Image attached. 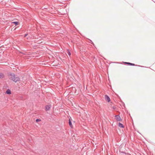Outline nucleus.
Wrapping results in <instances>:
<instances>
[{"mask_svg":"<svg viewBox=\"0 0 155 155\" xmlns=\"http://www.w3.org/2000/svg\"><path fill=\"white\" fill-rule=\"evenodd\" d=\"M118 126H119V127H121V128H124V125H123V124L120 123H118Z\"/></svg>","mask_w":155,"mask_h":155,"instance_id":"obj_5","label":"nucleus"},{"mask_svg":"<svg viewBox=\"0 0 155 155\" xmlns=\"http://www.w3.org/2000/svg\"><path fill=\"white\" fill-rule=\"evenodd\" d=\"M69 123L70 126L71 127V126H72V123L71 122V121L70 119L69 120Z\"/></svg>","mask_w":155,"mask_h":155,"instance_id":"obj_9","label":"nucleus"},{"mask_svg":"<svg viewBox=\"0 0 155 155\" xmlns=\"http://www.w3.org/2000/svg\"><path fill=\"white\" fill-rule=\"evenodd\" d=\"M12 23L15 24L16 25H17L18 24V22L17 21H15L12 22Z\"/></svg>","mask_w":155,"mask_h":155,"instance_id":"obj_10","label":"nucleus"},{"mask_svg":"<svg viewBox=\"0 0 155 155\" xmlns=\"http://www.w3.org/2000/svg\"><path fill=\"white\" fill-rule=\"evenodd\" d=\"M6 93L8 94H11V91L10 90L8 89L6 91Z\"/></svg>","mask_w":155,"mask_h":155,"instance_id":"obj_6","label":"nucleus"},{"mask_svg":"<svg viewBox=\"0 0 155 155\" xmlns=\"http://www.w3.org/2000/svg\"><path fill=\"white\" fill-rule=\"evenodd\" d=\"M115 117L117 121H120L121 120L120 117L119 115H116Z\"/></svg>","mask_w":155,"mask_h":155,"instance_id":"obj_2","label":"nucleus"},{"mask_svg":"<svg viewBox=\"0 0 155 155\" xmlns=\"http://www.w3.org/2000/svg\"><path fill=\"white\" fill-rule=\"evenodd\" d=\"M67 54L69 56H70L71 54L70 52L69 51H68Z\"/></svg>","mask_w":155,"mask_h":155,"instance_id":"obj_11","label":"nucleus"},{"mask_svg":"<svg viewBox=\"0 0 155 155\" xmlns=\"http://www.w3.org/2000/svg\"><path fill=\"white\" fill-rule=\"evenodd\" d=\"M4 77V75L3 74L0 73V78H2Z\"/></svg>","mask_w":155,"mask_h":155,"instance_id":"obj_8","label":"nucleus"},{"mask_svg":"<svg viewBox=\"0 0 155 155\" xmlns=\"http://www.w3.org/2000/svg\"><path fill=\"white\" fill-rule=\"evenodd\" d=\"M124 63L125 64H129V65H131L134 66L135 65V64H133V63H129V62H125Z\"/></svg>","mask_w":155,"mask_h":155,"instance_id":"obj_7","label":"nucleus"},{"mask_svg":"<svg viewBox=\"0 0 155 155\" xmlns=\"http://www.w3.org/2000/svg\"><path fill=\"white\" fill-rule=\"evenodd\" d=\"M105 100L108 102H109L110 101V99L109 97L107 95H105Z\"/></svg>","mask_w":155,"mask_h":155,"instance_id":"obj_3","label":"nucleus"},{"mask_svg":"<svg viewBox=\"0 0 155 155\" xmlns=\"http://www.w3.org/2000/svg\"><path fill=\"white\" fill-rule=\"evenodd\" d=\"M9 78L10 79L15 82L19 80V78L18 77H15V74L13 73L10 74Z\"/></svg>","mask_w":155,"mask_h":155,"instance_id":"obj_1","label":"nucleus"},{"mask_svg":"<svg viewBox=\"0 0 155 155\" xmlns=\"http://www.w3.org/2000/svg\"><path fill=\"white\" fill-rule=\"evenodd\" d=\"M41 121V120L40 119H37L36 120V121L37 122H39V121Z\"/></svg>","mask_w":155,"mask_h":155,"instance_id":"obj_12","label":"nucleus"},{"mask_svg":"<svg viewBox=\"0 0 155 155\" xmlns=\"http://www.w3.org/2000/svg\"><path fill=\"white\" fill-rule=\"evenodd\" d=\"M27 35V34H26L25 35V37H26Z\"/></svg>","mask_w":155,"mask_h":155,"instance_id":"obj_14","label":"nucleus"},{"mask_svg":"<svg viewBox=\"0 0 155 155\" xmlns=\"http://www.w3.org/2000/svg\"><path fill=\"white\" fill-rule=\"evenodd\" d=\"M113 108L114 109H115L116 108V107L115 106H113Z\"/></svg>","mask_w":155,"mask_h":155,"instance_id":"obj_13","label":"nucleus"},{"mask_svg":"<svg viewBox=\"0 0 155 155\" xmlns=\"http://www.w3.org/2000/svg\"><path fill=\"white\" fill-rule=\"evenodd\" d=\"M51 105H47L45 107V109L46 110H50L51 107Z\"/></svg>","mask_w":155,"mask_h":155,"instance_id":"obj_4","label":"nucleus"}]
</instances>
